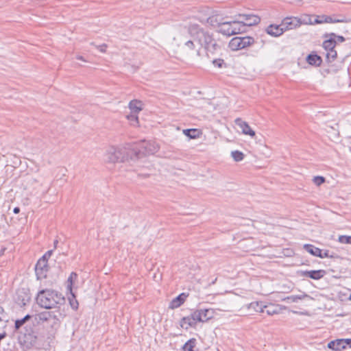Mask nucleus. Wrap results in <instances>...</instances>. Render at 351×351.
<instances>
[{"mask_svg": "<svg viewBox=\"0 0 351 351\" xmlns=\"http://www.w3.org/2000/svg\"><path fill=\"white\" fill-rule=\"evenodd\" d=\"M313 183L319 186H320L321 184H322L323 183L325 182L326 181V179L323 176H315L313 179Z\"/></svg>", "mask_w": 351, "mask_h": 351, "instance_id": "obj_34", "label": "nucleus"}, {"mask_svg": "<svg viewBox=\"0 0 351 351\" xmlns=\"http://www.w3.org/2000/svg\"><path fill=\"white\" fill-rule=\"evenodd\" d=\"M187 296L188 294L184 293H180L171 301L169 308L174 309L180 307L185 302Z\"/></svg>", "mask_w": 351, "mask_h": 351, "instance_id": "obj_16", "label": "nucleus"}, {"mask_svg": "<svg viewBox=\"0 0 351 351\" xmlns=\"http://www.w3.org/2000/svg\"><path fill=\"white\" fill-rule=\"evenodd\" d=\"M304 249L315 256L318 257L319 256H321V249L312 244H305L304 245Z\"/></svg>", "mask_w": 351, "mask_h": 351, "instance_id": "obj_22", "label": "nucleus"}, {"mask_svg": "<svg viewBox=\"0 0 351 351\" xmlns=\"http://www.w3.org/2000/svg\"><path fill=\"white\" fill-rule=\"evenodd\" d=\"M183 49L188 52L195 51L197 56H200V53H199L200 48H199L198 49H195V45L194 44L193 40H186L184 43Z\"/></svg>", "mask_w": 351, "mask_h": 351, "instance_id": "obj_19", "label": "nucleus"}, {"mask_svg": "<svg viewBox=\"0 0 351 351\" xmlns=\"http://www.w3.org/2000/svg\"><path fill=\"white\" fill-rule=\"evenodd\" d=\"M337 53L335 50V49L327 51L326 59L328 62L334 61L337 58Z\"/></svg>", "mask_w": 351, "mask_h": 351, "instance_id": "obj_31", "label": "nucleus"}, {"mask_svg": "<svg viewBox=\"0 0 351 351\" xmlns=\"http://www.w3.org/2000/svg\"><path fill=\"white\" fill-rule=\"evenodd\" d=\"M322 22H323V21L319 20L318 19H315L313 23L319 24V23H322ZM304 23L306 24H307V23L313 24V22H311L310 20H309V22L304 21Z\"/></svg>", "mask_w": 351, "mask_h": 351, "instance_id": "obj_45", "label": "nucleus"}, {"mask_svg": "<svg viewBox=\"0 0 351 351\" xmlns=\"http://www.w3.org/2000/svg\"><path fill=\"white\" fill-rule=\"evenodd\" d=\"M49 271L48 263L39 259L35 266L36 276L38 280H42L47 277Z\"/></svg>", "mask_w": 351, "mask_h": 351, "instance_id": "obj_9", "label": "nucleus"}, {"mask_svg": "<svg viewBox=\"0 0 351 351\" xmlns=\"http://www.w3.org/2000/svg\"><path fill=\"white\" fill-rule=\"evenodd\" d=\"M76 58H77V60H82V61L86 62V60H84V57H83V56H77L76 57Z\"/></svg>", "mask_w": 351, "mask_h": 351, "instance_id": "obj_49", "label": "nucleus"}, {"mask_svg": "<svg viewBox=\"0 0 351 351\" xmlns=\"http://www.w3.org/2000/svg\"><path fill=\"white\" fill-rule=\"evenodd\" d=\"M141 101L138 100H132L129 104V108L132 111L133 113L137 114L138 113L142 108L139 106Z\"/></svg>", "mask_w": 351, "mask_h": 351, "instance_id": "obj_28", "label": "nucleus"}, {"mask_svg": "<svg viewBox=\"0 0 351 351\" xmlns=\"http://www.w3.org/2000/svg\"><path fill=\"white\" fill-rule=\"evenodd\" d=\"M318 257L323 258H334L333 255L329 254L328 250H325V252H322L321 250V256H319Z\"/></svg>", "mask_w": 351, "mask_h": 351, "instance_id": "obj_39", "label": "nucleus"}, {"mask_svg": "<svg viewBox=\"0 0 351 351\" xmlns=\"http://www.w3.org/2000/svg\"><path fill=\"white\" fill-rule=\"evenodd\" d=\"M13 212L14 214H18L20 213V208L19 207H15L13 210Z\"/></svg>", "mask_w": 351, "mask_h": 351, "instance_id": "obj_47", "label": "nucleus"}, {"mask_svg": "<svg viewBox=\"0 0 351 351\" xmlns=\"http://www.w3.org/2000/svg\"><path fill=\"white\" fill-rule=\"evenodd\" d=\"M229 46L231 49L234 51L242 49L241 44L239 40V36L232 38L230 41Z\"/></svg>", "mask_w": 351, "mask_h": 351, "instance_id": "obj_27", "label": "nucleus"}, {"mask_svg": "<svg viewBox=\"0 0 351 351\" xmlns=\"http://www.w3.org/2000/svg\"><path fill=\"white\" fill-rule=\"evenodd\" d=\"M349 299L351 300V294L350 295Z\"/></svg>", "mask_w": 351, "mask_h": 351, "instance_id": "obj_51", "label": "nucleus"}, {"mask_svg": "<svg viewBox=\"0 0 351 351\" xmlns=\"http://www.w3.org/2000/svg\"><path fill=\"white\" fill-rule=\"evenodd\" d=\"M239 40L241 44L242 49L251 46L255 43L254 38L251 36H239Z\"/></svg>", "mask_w": 351, "mask_h": 351, "instance_id": "obj_21", "label": "nucleus"}, {"mask_svg": "<svg viewBox=\"0 0 351 351\" xmlns=\"http://www.w3.org/2000/svg\"><path fill=\"white\" fill-rule=\"evenodd\" d=\"M234 123L241 129L242 132L244 134L249 135L252 137L255 136V132L250 128L249 124L246 121H244L241 118H237L234 120Z\"/></svg>", "mask_w": 351, "mask_h": 351, "instance_id": "obj_14", "label": "nucleus"}, {"mask_svg": "<svg viewBox=\"0 0 351 351\" xmlns=\"http://www.w3.org/2000/svg\"><path fill=\"white\" fill-rule=\"evenodd\" d=\"M183 133L191 139L198 138L200 134L197 129H186L183 130Z\"/></svg>", "mask_w": 351, "mask_h": 351, "instance_id": "obj_24", "label": "nucleus"}, {"mask_svg": "<svg viewBox=\"0 0 351 351\" xmlns=\"http://www.w3.org/2000/svg\"><path fill=\"white\" fill-rule=\"evenodd\" d=\"M298 274L300 276L302 277H308L313 280H319L324 276L326 274V271L323 269L319 270H305V271H299Z\"/></svg>", "mask_w": 351, "mask_h": 351, "instance_id": "obj_12", "label": "nucleus"}, {"mask_svg": "<svg viewBox=\"0 0 351 351\" xmlns=\"http://www.w3.org/2000/svg\"><path fill=\"white\" fill-rule=\"evenodd\" d=\"M31 315H26L23 318L16 319L14 324V329L16 331H19L21 328L31 319Z\"/></svg>", "mask_w": 351, "mask_h": 351, "instance_id": "obj_26", "label": "nucleus"}, {"mask_svg": "<svg viewBox=\"0 0 351 351\" xmlns=\"http://www.w3.org/2000/svg\"><path fill=\"white\" fill-rule=\"evenodd\" d=\"M264 309L265 313H266L268 315H273L278 313L279 312L278 307L272 304L265 305Z\"/></svg>", "mask_w": 351, "mask_h": 351, "instance_id": "obj_29", "label": "nucleus"}, {"mask_svg": "<svg viewBox=\"0 0 351 351\" xmlns=\"http://www.w3.org/2000/svg\"><path fill=\"white\" fill-rule=\"evenodd\" d=\"M213 64L219 68L222 67V64L224 63L222 59H215L213 61Z\"/></svg>", "mask_w": 351, "mask_h": 351, "instance_id": "obj_41", "label": "nucleus"}, {"mask_svg": "<svg viewBox=\"0 0 351 351\" xmlns=\"http://www.w3.org/2000/svg\"><path fill=\"white\" fill-rule=\"evenodd\" d=\"M197 341L195 338L188 340L182 346L183 351H194Z\"/></svg>", "mask_w": 351, "mask_h": 351, "instance_id": "obj_25", "label": "nucleus"}, {"mask_svg": "<svg viewBox=\"0 0 351 351\" xmlns=\"http://www.w3.org/2000/svg\"><path fill=\"white\" fill-rule=\"evenodd\" d=\"M6 318V313L4 308L0 306V322L3 321Z\"/></svg>", "mask_w": 351, "mask_h": 351, "instance_id": "obj_42", "label": "nucleus"}, {"mask_svg": "<svg viewBox=\"0 0 351 351\" xmlns=\"http://www.w3.org/2000/svg\"><path fill=\"white\" fill-rule=\"evenodd\" d=\"M265 307V305L263 304L262 302H252L250 304H248L247 308L249 309H253L256 312H260V313H265L264 308Z\"/></svg>", "mask_w": 351, "mask_h": 351, "instance_id": "obj_23", "label": "nucleus"}, {"mask_svg": "<svg viewBox=\"0 0 351 351\" xmlns=\"http://www.w3.org/2000/svg\"><path fill=\"white\" fill-rule=\"evenodd\" d=\"M159 149V147L154 142L143 141L138 143L136 146L132 149L133 156H130L131 159L141 158L146 155H151L156 153Z\"/></svg>", "mask_w": 351, "mask_h": 351, "instance_id": "obj_5", "label": "nucleus"}, {"mask_svg": "<svg viewBox=\"0 0 351 351\" xmlns=\"http://www.w3.org/2000/svg\"><path fill=\"white\" fill-rule=\"evenodd\" d=\"M238 16L239 19H242V20H239V22L244 25L245 31L247 27L256 25L261 22V18L252 14H239Z\"/></svg>", "mask_w": 351, "mask_h": 351, "instance_id": "obj_8", "label": "nucleus"}, {"mask_svg": "<svg viewBox=\"0 0 351 351\" xmlns=\"http://www.w3.org/2000/svg\"><path fill=\"white\" fill-rule=\"evenodd\" d=\"M128 158L129 153L125 147H110L104 154V161L108 163L123 162Z\"/></svg>", "mask_w": 351, "mask_h": 351, "instance_id": "obj_4", "label": "nucleus"}, {"mask_svg": "<svg viewBox=\"0 0 351 351\" xmlns=\"http://www.w3.org/2000/svg\"><path fill=\"white\" fill-rule=\"evenodd\" d=\"M58 243V241L57 239L54 240V241H53L54 248L57 247Z\"/></svg>", "mask_w": 351, "mask_h": 351, "instance_id": "obj_50", "label": "nucleus"}, {"mask_svg": "<svg viewBox=\"0 0 351 351\" xmlns=\"http://www.w3.org/2000/svg\"><path fill=\"white\" fill-rule=\"evenodd\" d=\"M231 156L236 162L241 161L244 158V154L239 150L232 151Z\"/></svg>", "mask_w": 351, "mask_h": 351, "instance_id": "obj_30", "label": "nucleus"}, {"mask_svg": "<svg viewBox=\"0 0 351 351\" xmlns=\"http://www.w3.org/2000/svg\"><path fill=\"white\" fill-rule=\"evenodd\" d=\"M342 345L345 346V349L346 348H351V339H341Z\"/></svg>", "mask_w": 351, "mask_h": 351, "instance_id": "obj_40", "label": "nucleus"}, {"mask_svg": "<svg viewBox=\"0 0 351 351\" xmlns=\"http://www.w3.org/2000/svg\"><path fill=\"white\" fill-rule=\"evenodd\" d=\"M77 278V275L76 273L75 272H72L69 278H68V282H69V285L68 287L70 288V289H71V286L73 285V279H76Z\"/></svg>", "mask_w": 351, "mask_h": 351, "instance_id": "obj_37", "label": "nucleus"}, {"mask_svg": "<svg viewBox=\"0 0 351 351\" xmlns=\"http://www.w3.org/2000/svg\"><path fill=\"white\" fill-rule=\"evenodd\" d=\"M107 47L108 46L106 44H102V45L96 46V47L99 50V51H101L102 53H105L106 51Z\"/></svg>", "mask_w": 351, "mask_h": 351, "instance_id": "obj_43", "label": "nucleus"}, {"mask_svg": "<svg viewBox=\"0 0 351 351\" xmlns=\"http://www.w3.org/2000/svg\"><path fill=\"white\" fill-rule=\"evenodd\" d=\"M335 40L337 41V42H339V43H343L345 41V38L342 36H337L335 37Z\"/></svg>", "mask_w": 351, "mask_h": 351, "instance_id": "obj_44", "label": "nucleus"}, {"mask_svg": "<svg viewBox=\"0 0 351 351\" xmlns=\"http://www.w3.org/2000/svg\"><path fill=\"white\" fill-rule=\"evenodd\" d=\"M23 341L27 346L40 348L43 346L45 337L33 330L31 328H25V332L23 333Z\"/></svg>", "mask_w": 351, "mask_h": 351, "instance_id": "obj_7", "label": "nucleus"}, {"mask_svg": "<svg viewBox=\"0 0 351 351\" xmlns=\"http://www.w3.org/2000/svg\"><path fill=\"white\" fill-rule=\"evenodd\" d=\"M189 33L195 41H197L204 47L207 55L217 53L221 46L208 32L205 31L198 25H192L189 27Z\"/></svg>", "mask_w": 351, "mask_h": 351, "instance_id": "obj_1", "label": "nucleus"}, {"mask_svg": "<svg viewBox=\"0 0 351 351\" xmlns=\"http://www.w3.org/2000/svg\"><path fill=\"white\" fill-rule=\"evenodd\" d=\"M195 315V312L193 311L190 315L182 317L180 322V326L185 330H188L190 327L195 328L199 322Z\"/></svg>", "mask_w": 351, "mask_h": 351, "instance_id": "obj_10", "label": "nucleus"}, {"mask_svg": "<svg viewBox=\"0 0 351 351\" xmlns=\"http://www.w3.org/2000/svg\"><path fill=\"white\" fill-rule=\"evenodd\" d=\"M324 22L326 23H332L333 22V20L330 16H325Z\"/></svg>", "mask_w": 351, "mask_h": 351, "instance_id": "obj_46", "label": "nucleus"}, {"mask_svg": "<svg viewBox=\"0 0 351 351\" xmlns=\"http://www.w3.org/2000/svg\"><path fill=\"white\" fill-rule=\"evenodd\" d=\"M62 313L60 310L53 311H43L36 315L38 323H42L45 326H50L52 330H57L60 325Z\"/></svg>", "mask_w": 351, "mask_h": 351, "instance_id": "obj_3", "label": "nucleus"}, {"mask_svg": "<svg viewBox=\"0 0 351 351\" xmlns=\"http://www.w3.org/2000/svg\"><path fill=\"white\" fill-rule=\"evenodd\" d=\"M218 28L219 33L228 36L245 32V27L239 19L219 23Z\"/></svg>", "mask_w": 351, "mask_h": 351, "instance_id": "obj_6", "label": "nucleus"}, {"mask_svg": "<svg viewBox=\"0 0 351 351\" xmlns=\"http://www.w3.org/2000/svg\"><path fill=\"white\" fill-rule=\"evenodd\" d=\"M53 252V250H48L41 258H40L39 259H41L43 261H45L46 262L48 263V260L49 258L51 257V256L52 255Z\"/></svg>", "mask_w": 351, "mask_h": 351, "instance_id": "obj_38", "label": "nucleus"}, {"mask_svg": "<svg viewBox=\"0 0 351 351\" xmlns=\"http://www.w3.org/2000/svg\"><path fill=\"white\" fill-rule=\"evenodd\" d=\"M69 304L71 305V307L73 310L76 311L78 308L79 304H78L77 300L75 298V295L71 293V297L69 298Z\"/></svg>", "mask_w": 351, "mask_h": 351, "instance_id": "obj_32", "label": "nucleus"}, {"mask_svg": "<svg viewBox=\"0 0 351 351\" xmlns=\"http://www.w3.org/2000/svg\"><path fill=\"white\" fill-rule=\"evenodd\" d=\"M284 32L285 29L282 24L280 25H270L266 29V32L274 37L282 35Z\"/></svg>", "mask_w": 351, "mask_h": 351, "instance_id": "obj_17", "label": "nucleus"}, {"mask_svg": "<svg viewBox=\"0 0 351 351\" xmlns=\"http://www.w3.org/2000/svg\"><path fill=\"white\" fill-rule=\"evenodd\" d=\"M335 36H337V35L335 33L324 35V37L328 38L323 43V47L326 51L335 49L337 44V41L335 40Z\"/></svg>", "mask_w": 351, "mask_h": 351, "instance_id": "obj_15", "label": "nucleus"}, {"mask_svg": "<svg viewBox=\"0 0 351 351\" xmlns=\"http://www.w3.org/2000/svg\"><path fill=\"white\" fill-rule=\"evenodd\" d=\"M307 62L312 66H319L322 63V59L321 56L316 53H310L306 57Z\"/></svg>", "mask_w": 351, "mask_h": 351, "instance_id": "obj_18", "label": "nucleus"}, {"mask_svg": "<svg viewBox=\"0 0 351 351\" xmlns=\"http://www.w3.org/2000/svg\"><path fill=\"white\" fill-rule=\"evenodd\" d=\"M339 242L341 243L351 244V236L341 235L339 237Z\"/></svg>", "mask_w": 351, "mask_h": 351, "instance_id": "obj_35", "label": "nucleus"}, {"mask_svg": "<svg viewBox=\"0 0 351 351\" xmlns=\"http://www.w3.org/2000/svg\"><path fill=\"white\" fill-rule=\"evenodd\" d=\"M36 300L40 307L46 309L60 310V306L65 302V298L61 293L50 289L39 291Z\"/></svg>", "mask_w": 351, "mask_h": 351, "instance_id": "obj_2", "label": "nucleus"}, {"mask_svg": "<svg viewBox=\"0 0 351 351\" xmlns=\"http://www.w3.org/2000/svg\"><path fill=\"white\" fill-rule=\"evenodd\" d=\"M127 119L130 121L131 125H136L138 123V118L137 114L132 113L127 116Z\"/></svg>", "mask_w": 351, "mask_h": 351, "instance_id": "obj_33", "label": "nucleus"}, {"mask_svg": "<svg viewBox=\"0 0 351 351\" xmlns=\"http://www.w3.org/2000/svg\"><path fill=\"white\" fill-rule=\"evenodd\" d=\"M328 348L335 351H340L345 349V346L342 345L341 339H339L330 341Z\"/></svg>", "mask_w": 351, "mask_h": 351, "instance_id": "obj_20", "label": "nucleus"}, {"mask_svg": "<svg viewBox=\"0 0 351 351\" xmlns=\"http://www.w3.org/2000/svg\"><path fill=\"white\" fill-rule=\"evenodd\" d=\"M302 23L301 20L297 17H287L282 21V25L285 31L299 27Z\"/></svg>", "mask_w": 351, "mask_h": 351, "instance_id": "obj_13", "label": "nucleus"}, {"mask_svg": "<svg viewBox=\"0 0 351 351\" xmlns=\"http://www.w3.org/2000/svg\"><path fill=\"white\" fill-rule=\"evenodd\" d=\"M196 319L199 322H205L212 319L214 316V311L212 308H203L195 311Z\"/></svg>", "mask_w": 351, "mask_h": 351, "instance_id": "obj_11", "label": "nucleus"}, {"mask_svg": "<svg viewBox=\"0 0 351 351\" xmlns=\"http://www.w3.org/2000/svg\"><path fill=\"white\" fill-rule=\"evenodd\" d=\"M307 295H290L287 297V300H291L293 302H296L299 300H302L304 298L307 297Z\"/></svg>", "mask_w": 351, "mask_h": 351, "instance_id": "obj_36", "label": "nucleus"}, {"mask_svg": "<svg viewBox=\"0 0 351 351\" xmlns=\"http://www.w3.org/2000/svg\"><path fill=\"white\" fill-rule=\"evenodd\" d=\"M6 332H4L0 334V341L6 337Z\"/></svg>", "mask_w": 351, "mask_h": 351, "instance_id": "obj_48", "label": "nucleus"}]
</instances>
